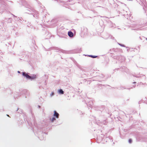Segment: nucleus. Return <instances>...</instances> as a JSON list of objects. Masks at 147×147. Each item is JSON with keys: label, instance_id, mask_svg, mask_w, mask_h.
Listing matches in <instances>:
<instances>
[{"label": "nucleus", "instance_id": "f257e3e1", "mask_svg": "<svg viewBox=\"0 0 147 147\" xmlns=\"http://www.w3.org/2000/svg\"><path fill=\"white\" fill-rule=\"evenodd\" d=\"M22 75L27 79H29L30 76L25 72H23L22 73Z\"/></svg>", "mask_w": 147, "mask_h": 147}, {"label": "nucleus", "instance_id": "f03ea898", "mask_svg": "<svg viewBox=\"0 0 147 147\" xmlns=\"http://www.w3.org/2000/svg\"><path fill=\"white\" fill-rule=\"evenodd\" d=\"M36 76L35 75H32L31 76H30V77L29 80H34L36 79Z\"/></svg>", "mask_w": 147, "mask_h": 147}, {"label": "nucleus", "instance_id": "7ed1b4c3", "mask_svg": "<svg viewBox=\"0 0 147 147\" xmlns=\"http://www.w3.org/2000/svg\"><path fill=\"white\" fill-rule=\"evenodd\" d=\"M59 114L56 111H54V116L56 117L57 118L59 117Z\"/></svg>", "mask_w": 147, "mask_h": 147}, {"label": "nucleus", "instance_id": "20e7f679", "mask_svg": "<svg viewBox=\"0 0 147 147\" xmlns=\"http://www.w3.org/2000/svg\"><path fill=\"white\" fill-rule=\"evenodd\" d=\"M68 35L70 37H72L73 36V34L71 32H68Z\"/></svg>", "mask_w": 147, "mask_h": 147}, {"label": "nucleus", "instance_id": "39448f33", "mask_svg": "<svg viewBox=\"0 0 147 147\" xmlns=\"http://www.w3.org/2000/svg\"><path fill=\"white\" fill-rule=\"evenodd\" d=\"M59 94H63L64 93L63 91L61 89H60L59 90Z\"/></svg>", "mask_w": 147, "mask_h": 147}, {"label": "nucleus", "instance_id": "423d86ee", "mask_svg": "<svg viewBox=\"0 0 147 147\" xmlns=\"http://www.w3.org/2000/svg\"><path fill=\"white\" fill-rule=\"evenodd\" d=\"M56 119L54 117H53L51 120L52 122H53Z\"/></svg>", "mask_w": 147, "mask_h": 147}, {"label": "nucleus", "instance_id": "0eeeda50", "mask_svg": "<svg viewBox=\"0 0 147 147\" xmlns=\"http://www.w3.org/2000/svg\"><path fill=\"white\" fill-rule=\"evenodd\" d=\"M129 143H131V142H132V140L131 139H129Z\"/></svg>", "mask_w": 147, "mask_h": 147}, {"label": "nucleus", "instance_id": "6e6552de", "mask_svg": "<svg viewBox=\"0 0 147 147\" xmlns=\"http://www.w3.org/2000/svg\"><path fill=\"white\" fill-rule=\"evenodd\" d=\"M54 93L53 92H52L51 94V96H53L54 95Z\"/></svg>", "mask_w": 147, "mask_h": 147}, {"label": "nucleus", "instance_id": "1a4fd4ad", "mask_svg": "<svg viewBox=\"0 0 147 147\" xmlns=\"http://www.w3.org/2000/svg\"><path fill=\"white\" fill-rule=\"evenodd\" d=\"M91 57H93V58H95L96 57V56H91Z\"/></svg>", "mask_w": 147, "mask_h": 147}, {"label": "nucleus", "instance_id": "9d476101", "mask_svg": "<svg viewBox=\"0 0 147 147\" xmlns=\"http://www.w3.org/2000/svg\"><path fill=\"white\" fill-rule=\"evenodd\" d=\"M18 73H20V71H18Z\"/></svg>", "mask_w": 147, "mask_h": 147}, {"label": "nucleus", "instance_id": "9b49d317", "mask_svg": "<svg viewBox=\"0 0 147 147\" xmlns=\"http://www.w3.org/2000/svg\"><path fill=\"white\" fill-rule=\"evenodd\" d=\"M7 116L9 117V115H7Z\"/></svg>", "mask_w": 147, "mask_h": 147}, {"label": "nucleus", "instance_id": "f8f14e48", "mask_svg": "<svg viewBox=\"0 0 147 147\" xmlns=\"http://www.w3.org/2000/svg\"><path fill=\"white\" fill-rule=\"evenodd\" d=\"M146 39L147 40V38Z\"/></svg>", "mask_w": 147, "mask_h": 147}]
</instances>
